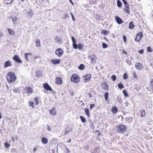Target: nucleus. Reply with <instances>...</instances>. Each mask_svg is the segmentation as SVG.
<instances>
[{
	"instance_id": "nucleus-1",
	"label": "nucleus",
	"mask_w": 153,
	"mask_h": 153,
	"mask_svg": "<svg viewBox=\"0 0 153 153\" xmlns=\"http://www.w3.org/2000/svg\"><path fill=\"white\" fill-rule=\"evenodd\" d=\"M6 78L9 83H13L16 80V76L14 72L9 71L7 73Z\"/></svg>"
},
{
	"instance_id": "nucleus-2",
	"label": "nucleus",
	"mask_w": 153,
	"mask_h": 153,
	"mask_svg": "<svg viewBox=\"0 0 153 153\" xmlns=\"http://www.w3.org/2000/svg\"><path fill=\"white\" fill-rule=\"evenodd\" d=\"M127 127L123 124H120L117 127V131L118 133H122L125 132L127 130Z\"/></svg>"
},
{
	"instance_id": "nucleus-3",
	"label": "nucleus",
	"mask_w": 153,
	"mask_h": 153,
	"mask_svg": "<svg viewBox=\"0 0 153 153\" xmlns=\"http://www.w3.org/2000/svg\"><path fill=\"white\" fill-rule=\"evenodd\" d=\"M71 81L75 83H78L79 80V76L76 74H73L71 78Z\"/></svg>"
},
{
	"instance_id": "nucleus-4",
	"label": "nucleus",
	"mask_w": 153,
	"mask_h": 153,
	"mask_svg": "<svg viewBox=\"0 0 153 153\" xmlns=\"http://www.w3.org/2000/svg\"><path fill=\"white\" fill-rule=\"evenodd\" d=\"M91 75L90 74H86L83 76V78L84 79V82H85L89 81L91 79Z\"/></svg>"
},
{
	"instance_id": "nucleus-5",
	"label": "nucleus",
	"mask_w": 153,
	"mask_h": 153,
	"mask_svg": "<svg viewBox=\"0 0 153 153\" xmlns=\"http://www.w3.org/2000/svg\"><path fill=\"white\" fill-rule=\"evenodd\" d=\"M143 35L142 32H140L138 33L137 34L135 41L136 42H139L141 38L143 37Z\"/></svg>"
},
{
	"instance_id": "nucleus-6",
	"label": "nucleus",
	"mask_w": 153,
	"mask_h": 153,
	"mask_svg": "<svg viewBox=\"0 0 153 153\" xmlns=\"http://www.w3.org/2000/svg\"><path fill=\"white\" fill-rule=\"evenodd\" d=\"M55 53L58 56L60 57L63 53V51L62 49L59 48L56 50Z\"/></svg>"
},
{
	"instance_id": "nucleus-7",
	"label": "nucleus",
	"mask_w": 153,
	"mask_h": 153,
	"mask_svg": "<svg viewBox=\"0 0 153 153\" xmlns=\"http://www.w3.org/2000/svg\"><path fill=\"white\" fill-rule=\"evenodd\" d=\"M71 40L73 42V47L75 49L78 48V45L76 44V41L74 36H72Z\"/></svg>"
},
{
	"instance_id": "nucleus-8",
	"label": "nucleus",
	"mask_w": 153,
	"mask_h": 153,
	"mask_svg": "<svg viewBox=\"0 0 153 153\" xmlns=\"http://www.w3.org/2000/svg\"><path fill=\"white\" fill-rule=\"evenodd\" d=\"M25 57L27 61H29L32 58V54L29 53H25Z\"/></svg>"
},
{
	"instance_id": "nucleus-9",
	"label": "nucleus",
	"mask_w": 153,
	"mask_h": 153,
	"mask_svg": "<svg viewBox=\"0 0 153 153\" xmlns=\"http://www.w3.org/2000/svg\"><path fill=\"white\" fill-rule=\"evenodd\" d=\"M43 86L45 90L51 91H52V89L51 88L50 86L48 83H44L43 84Z\"/></svg>"
},
{
	"instance_id": "nucleus-10",
	"label": "nucleus",
	"mask_w": 153,
	"mask_h": 153,
	"mask_svg": "<svg viewBox=\"0 0 153 153\" xmlns=\"http://www.w3.org/2000/svg\"><path fill=\"white\" fill-rule=\"evenodd\" d=\"M14 60L18 63H21L22 61L17 55H15L13 58Z\"/></svg>"
},
{
	"instance_id": "nucleus-11",
	"label": "nucleus",
	"mask_w": 153,
	"mask_h": 153,
	"mask_svg": "<svg viewBox=\"0 0 153 153\" xmlns=\"http://www.w3.org/2000/svg\"><path fill=\"white\" fill-rule=\"evenodd\" d=\"M25 10L27 12V15L30 17H32L33 16V13L32 10L31 9L27 10V9H25Z\"/></svg>"
},
{
	"instance_id": "nucleus-12",
	"label": "nucleus",
	"mask_w": 153,
	"mask_h": 153,
	"mask_svg": "<svg viewBox=\"0 0 153 153\" xmlns=\"http://www.w3.org/2000/svg\"><path fill=\"white\" fill-rule=\"evenodd\" d=\"M115 19L117 23L119 24H121L123 23L122 19L120 18L118 16H115Z\"/></svg>"
},
{
	"instance_id": "nucleus-13",
	"label": "nucleus",
	"mask_w": 153,
	"mask_h": 153,
	"mask_svg": "<svg viewBox=\"0 0 153 153\" xmlns=\"http://www.w3.org/2000/svg\"><path fill=\"white\" fill-rule=\"evenodd\" d=\"M51 61V63L54 64H59L60 62V59H52Z\"/></svg>"
},
{
	"instance_id": "nucleus-14",
	"label": "nucleus",
	"mask_w": 153,
	"mask_h": 153,
	"mask_svg": "<svg viewBox=\"0 0 153 153\" xmlns=\"http://www.w3.org/2000/svg\"><path fill=\"white\" fill-rule=\"evenodd\" d=\"M49 112L51 114L53 115H56V110L55 108L53 107L52 108L50 111Z\"/></svg>"
},
{
	"instance_id": "nucleus-15",
	"label": "nucleus",
	"mask_w": 153,
	"mask_h": 153,
	"mask_svg": "<svg viewBox=\"0 0 153 153\" xmlns=\"http://www.w3.org/2000/svg\"><path fill=\"white\" fill-rule=\"evenodd\" d=\"M56 83L57 84L61 85L62 84V78L59 77H57L56 79Z\"/></svg>"
},
{
	"instance_id": "nucleus-16",
	"label": "nucleus",
	"mask_w": 153,
	"mask_h": 153,
	"mask_svg": "<svg viewBox=\"0 0 153 153\" xmlns=\"http://www.w3.org/2000/svg\"><path fill=\"white\" fill-rule=\"evenodd\" d=\"M11 65L10 61V60H7L5 62L4 64V67L6 68L11 66Z\"/></svg>"
},
{
	"instance_id": "nucleus-17",
	"label": "nucleus",
	"mask_w": 153,
	"mask_h": 153,
	"mask_svg": "<svg viewBox=\"0 0 153 153\" xmlns=\"http://www.w3.org/2000/svg\"><path fill=\"white\" fill-rule=\"evenodd\" d=\"M90 57L91 58V62L92 64L95 63L96 59V56L93 55L92 56H90Z\"/></svg>"
},
{
	"instance_id": "nucleus-18",
	"label": "nucleus",
	"mask_w": 153,
	"mask_h": 153,
	"mask_svg": "<svg viewBox=\"0 0 153 153\" xmlns=\"http://www.w3.org/2000/svg\"><path fill=\"white\" fill-rule=\"evenodd\" d=\"M41 141L43 144H46L48 142V139L45 137H43L41 139Z\"/></svg>"
},
{
	"instance_id": "nucleus-19",
	"label": "nucleus",
	"mask_w": 153,
	"mask_h": 153,
	"mask_svg": "<svg viewBox=\"0 0 153 153\" xmlns=\"http://www.w3.org/2000/svg\"><path fill=\"white\" fill-rule=\"evenodd\" d=\"M135 67L137 69L140 70L142 68V66L141 63L139 62L136 63L135 64Z\"/></svg>"
},
{
	"instance_id": "nucleus-20",
	"label": "nucleus",
	"mask_w": 153,
	"mask_h": 153,
	"mask_svg": "<svg viewBox=\"0 0 153 153\" xmlns=\"http://www.w3.org/2000/svg\"><path fill=\"white\" fill-rule=\"evenodd\" d=\"M140 117H145L146 115V113L145 111L143 109H142L140 110Z\"/></svg>"
},
{
	"instance_id": "nucleus-21",
	"label": "nucleus",
	"mask_w": 153,
	"mask_h": 153,
	"mask_svg": "<svg viewBox=\"0 0 153 153\" xmlns=\"http://www.w3.org/2000/svg\"><path fill=\"white\" fill-rule=\"evenodd\" d=\"M36 76L38 78L41 77L42 75V71H36Z\"/></svg>"
},
{
	"instance_id": "nucleus-22",
	"label": "nucleus",
	"mask_w": 153,
	"mask_h": 153,
	"mask_svg": "<svg viewBox=\"0 0 153 153\" xmlns=\"http://www.w3.org/2000/svg\"><path fill=\"white\" fill-rule=\"evenodd\" d=\"M25 90L27 91V94L32 93L33 90L30 87H26L25 88Z\"/></svg>"
},
{
	"instance_id": "nucleus-23",
	"label": "nucleus",
	"mask_w": 153,
	"mask_h": 153,
	"mask_svg": "<svg viewBox=\"0 0 153 153\" xmlns=\"http://www.w3.org/2000/svg\"><path fill=\"white\" fill-rule=\"evenodd\" d=\"M111 111L113 114H115L118 111L117 108L116 106H113L112 108Z\"/></svg>"
},
{
	"instance_id": "nucleus-24",
	"label": "nucleus",
	"mask_w": 153,
	"mask_h": 153,
	"mask_svg": "<svg viewBox=\"0 0 153 153\" xmlns=\"http://www.w3.org/2000/svg\"><path fill=\"white\" fill-rule=\"evenodd\" d=\"M125 119L126 120L127 122V123H130L132 122L133 118L131 117H126Z\"/></svg>"
},
{
	"instance_id": "nucleus-25",
	"label": "nucleus",
	"mask_w": 153,
	"mask_h": 153,
	"mask_svg": "<svg viewBox=\"0 0 153 153\" xmlns=\"http://www.w3.org/2000/svg\"><path fill=\"white\" fill-rule=\"evenodd\" d=\"M134 27V25L133 24V22H131L129 23L128 28L130 29H133Z\"/></svg>"
},
{
	"instance_id": "nucleus-26",
	"label": "nucleus",
	"mask_w": 153,
	"mask_h": 153,
	"mask_svg": "<svg viewBox=\"0 0 153 153\" xmlns=\"http://www.w3.org/2000/svg\"><path fill=\"white\" fill-rule=\"evenodd\" d=\"M7 30L10 35H14L15 32L13 30L9 28H8L7 29Z\"/></svg>"
},
{
	"instance_id": "nucleus-27",
	"label": "nucleus",
	"mask_w": 153,
	"mask_h": 153,
	"mask_svg": "<svg viewBox=\"0 0 153 153\" xmlns=\"http://www.w3.org/2000/svg\"><path fill=\"white\" fill-rule=\"evenodd\" d=\"M85 111L86 114L88 117L90 116L89 110L88 108H86L85 109Z\"/></svg>"
},
{
	"instance_id": "nucleus-28",
	"label": "nucleus",
	"mask_w": 153,
	"mask_h": 153,
	"mask_svg": "<svg viewBox=\"0 0 153 153\" xmlns=\"http://www.w3.org/2000/svg\"><path fill=\"white\" fill-rule=\"evenodd\" d=\"M124 10L126 13L129 14L130 13V9L129 6L126 7V8L124 9Z\"/></svg>"
},
{
	"instance_id": "nucleus-29",
	"label": "nucleus",
	"mask_w": 153,
	"mask_h": 153,
	"mask_svg": "<svg viewBox=\"0 0 153 153\" xmlns=\"http://www.w3.org/2000/svg\"><path fill=\"white\" fill-rule=\"evenodd\" d=\"M35 42L37 47H39L40 46V42L39 39H37L35 41Z\"/></svg>"
},
{
	"instance_id": "nucleus-30",
	"label": "nucleus",
	"mask_w": 153,
	"mask_h": 153,
	"mask_svg": "<svg viewBox=\"0 0 153 153\" xmlns=\"http://www.w3.org/2000/svg\"><path fill=\"white\" fill-rule=\"evenodd\" d=\"M100 152L99 149L97 148H96L91 152L92 153H99Z\"/></svg>"
},
{
	"instance_id": "nucleus-31",
	"label": "nucleus",
	"mask_w": 153,
	"mask_h": 153,
	"mask_svg": "<svg viewBox=\"0 0 153 153\" xmlns=\"http://www.w3.org/2000/svg\"><path fill=\"white\" fill-rule=\"evenodd\" d=\"M85 66L83 64H81L78 67V69L81 70L84 69Z\"/></svg>"
},
{
	"instance_id": "nucleus-32",
	"label": "nucleus",
	"mask_w": 153,
	"mask_h": 153,
	"mask_svg": "<svg viewBox=\"0 0 153 153\" xmlns=\"http://www.w3.org/2000/svg\"><path fill=\"white\" fill-rule=\"evenodd\" d=\"M80 118L82 122L83 123H85V122L86 121V119L83 116H80Z\"/></svg>"
},
{
	"instance_id": "nucleus-33",
	"label": "nucleus",
	"mask_w": 153,
	"mask_h": 153,
	"mask_svg": "<svg viewBox=\"0 0 153 153\" xmlns=\"http://www.w3.org/2000/svg\"><path fill=\"white\" fill-rule=\"evenodd\" d=\"M108 31L107 30H102L101 33L102 34H103L105 36H106V35L108 34Z\"/></svg>"
},
{
	"instance_id": "nucleus-34",
	"label": "nucleus",
	"mask_w": 153,
	"mask_h": 153,
	"mask_svg": "<svg viewBox=\"0 0 153 153\" xmlns=\"http://www.w3.org/2000/svg\"><path fill=\"white\" fill-rule=\"evenodd\" d=\"M123 92L125 97H127L129 96L128 94L127 91L126 90H124L123 91Z\"/></svg>"
},
{
	"instance_id": "nucleus-35",
	"label": "nucleus",
	"mask_w": 153,
	"mask_h": 153,
	"mask_svg": "<svg viewBox=\"0 0 153 153\" xmlns=\"http://www.w3.org/2000/svg\"><path fill=\"white\" fill-rule=\"evenodd\" d=\"M55 39L56 41L57 42L59 43L61 42L62 41V39L60 38L59 37H56Z\"/></svg>"
},
{
	"instance_id": "nucleus-36",
	"label": "nucleus",
	"mask_w": 153,
	"mask_h": 153,
	"mask_svg": "<svg viewBox=\"0 0 153 153\" xmlns=\"http://www.w3.org/2000/svg\"><path fill=\"white\" fill-rule=\"evenodd\" d=\"M118 87L120 89H121L122 88H124V86L123 83H120L118 85Z\"/></svg>"
},
{
	"instance_id": "nucleus-37",
	"label": "nucleus",
	"mask_w": 153,
	"mask_h": 153,
	"mask_svg": "<svg viewBox=\"0 0 153 153\" xmlns=\"http://www.w3.org/2000/svg\"><path fill=\"white\" fill-rule=\"evenodd\" d=\"M108 93L106 92L104 94V97L105 100H107L108 99Z\"/></svg>"
},
{
	"instance_id": "nucleus-38",
	"label": "nucleus",
	"mask_w": 153,
	"mask_h": 153,
	"mask_svg": "<svg viewBox=\"0 0 153 153\" xmlns=\"http://www.w3.org/2000/svg\"><path fill=\"white\" fill-rule=\"evenodd\" d=\"M117 6L119 7H121L122 6V3L120 1H117Z\"/></svg>"
},
{
	"instance_id": "nucleus-39",
	"label": "nucleus",
	"mask_w": 153,
	"mask_h": 153,
	"mask_svg": "<svg viewBox=\"0 0 153 153\" xmlns=\"http://www.w3.org/2000/svg\"><path fill=\"white\" fill-rule=\"evenodd\" d=\"M147 50V51L149 52H151L153 51L152 49L150 46L148 47Z\"/></svg>"
},
{
	"instance_id": "nucleus-40",
	"label": "nucleus",
	"mask_w": 153,
	"mask_h": 153,
	"mask_svg": "<svg viewBox=\"0 0 153 153\" xmlns=\"http://www.w3.org/2000/svg\"><path fill=\"white\" fill-rule=\"evenodd\" d=\"M90 124L91 126V128L92 129H94L95 128V127L94 126V123L92 121H90Z\"/></svg>"
},
{
	"instance_id": "nucleus-41",
	"label": "nucleus",
	"mask_w": 153,
	"mask_h": 153,
	"mask_svg": "<svg viewBox=\"0 0 153 153\" xmlns=\"http://www.w3.org/2000/svg\"><path fill=\"white\" fill-rule=\"evenodd\" d=\"M30 105L31 106L32 108H34V102H33L31 101H29V102Z\"/></svg>"
},
{
	"instance_id": "nucleus-42",
	"label": "nucleus",
	"mask_w": 153,
	"mask_h": 153,
	"mask_svg": "<svg viewBox=\"0 0 153 153\" xmlns=\"http://www.w3.org/2000/svg\"><path fill=\"white\" fill-rule=\"evenodd\" d=\"M150 88L153 91V79L150 82Z\"/></svg>"
},
{
	"instance_id": "nucleus-43",
	"label": "nucleus",
	"mask_w": 153,
	"mask_h": 153,
	"mask_svg": "<svg viewBox=\"0 0 153 153\" xmlns=\"http://www.w3.org/2000/svg\"><path fill=\"white\" fill-rule=\"evenodd\" d=\"M83 45L81 43H79L78 44V48L79 50H82V49Z\"/></svg>"
},
{
	"instance_id": "nucleus-44",
	"label": "nucleus",
	"mask_w": 153,
	"mask_h": 153,
	"mask_svg": "<svg viewBox=\"0 0 153 153\" xmlns=\"http://www.w3.org/2000/svg\"><path fill=\"white\" fill-rule=\"evenodd\" d=\"M128 78V75L127 73H125L123 75V78L124 79H126Z\"/></svg>"
},
{
	"instance_id": "nucleus-45",
	"label": "nucleus",
	"mask_w": 153,
	"mask_h": 153,
	"mask_svg": "<svg viewBox=\"0 0 153 153\" xmlns=\"http://www.w3.org/2000/svg\"><path fill=\"white\" fill-rule=\"evenodd\" d=\"M111 78L113 81H114L116 79L117 77L115 75H113L111 76Z\"/></svg>"
},
{
	"instance_id": "nucleus-46",
	"label": "nucleus",
	"mask_w": 153,
	"mask_h": 153,
	"mask_svg": "<svg viewBox=\"0 0 153 153\" xmlns=\"http://www.w3.org/2000/svg\"><path fill=\"white\" fill-rule=\"evenodd\" d=\"M65 130H67L68 131H70L72 130V128H71V127L68 126H67V127L65 128Z\"/></svg>"
},
{
	"instance_id": "nucleus-47",
	"label": "nucleus",
	"mask_w": 153,
	"mask_h": 153,
	"mask_svg": "<svg viewBox=\"0 0 153 153\" xmlns=\"http://www.w3.org/2000/svg\"><path fill=\"white\" fill-rule=\"evenodd\" d=\"M11 18L12 20V21L13 22H16L17 21V18L16 17H11Z\"/></svg>"
},
{
	"instance_id": "nucleus-48",
	"label": "nucleus",
	"mask_w": 153,
	"mask_h": 153,
	"mask_svg": "<svg viewBox=\"0 0 153 153\" xmlns=\"http://www.w3.org/2000/svg\"><path fill=\"white\" fill-rule=\"evenodd\" d=\"M102 45L103 48H105L108 47V45L105 43H103L102 44Z\"/></svg>"
},
{
	"instance_id": "nucleus-49",
	"label": "nucleus",
	"mask_w": 153,
	"mask_h": 153,
	"mask_svg": "<svg viewBox=\"0 0 153 153\" xmlns=\"http://www.w3.org/2000/svg\"><path fill=\"white\" fill-rule=\"evenodd\" d=\"M4 146L6 148H8L9 147L10 145L8 143V142H6L4 143Z\"/></svg>"
},
{
	"instance_id": "nucleus-50",
	"label": "nucleus",
	"mask_w": 153,
	"mask_h": 153,
	"mask_svg": "<svg viewBox=\"0 0 153 153\" xmlns=\"http://www.w3.org/2000/svg\"><path fill=\"white\" fill-rule=\"evenodd\" d=\"M96 17L97 20H100L101 18L100 16L98 14L96 15Z\"/></svg>"
},
{
	"instance_id": "nucleus-51",
	"label": "nucleus",
	"mask_w": 153,
	"mask_h": 153,
	"mask_svg": "<svg viewBox=\"0 0 153 153\" xmlns=\"http://www.w3.org/2000/svg\"><path fill=\"white\" fill-rule=\"evenodd\" d=\"M123 39L124 42L125 43L126 42L127 37L125 35H123Z\"/></svg>"
},
{
	"instance_id": "nucleus-52",
	"label": "nucleus",
	"mask_w": 153,
	"mask_h": 153,
	"mask_svg": "<svg viewBox=\"0 0 153 153\" xmlns=\"http://www.w3.org/2000/svg\"><path fill=\"white\" fill-rule=\"evenodd\" d=\"M123 2L124 4L125 5L126 7L128 6V4L127 2L126 1H123Z\"/></svg>"
},
{
	"instance_id": "nucleus-53",
	"label": "nucleus",
	"mask_w": 153,
	"mask_h": 153,
	"mask_svg": "<svg viewBox=\"0 0 153 153\" xmlns=\"http://www.w3.org/2000/svg\"><path fill=\"white\" fill-rule=\"evenodd\" d=\"M36 101V104H38L39 102L38 98V97H36L34 99Z\"/></svg>"
},
{
	"instance_id": "nucleus-54",
	"label": "nucleus",
	"mask_w": 153,
	"mask_h": 153,
	"mask_svg": "<svg viewBox=\"0 0 153 153\" xmlns=\"http://www.w3.org/2000/svg\"><path fill=\"white\" fill-rule=\"evenodd\" d=\"M95 105L94 104H91L90 105V109L91 110L92 109L94 108L95 106Z\"/></svg>"
},
{
	"instance_id": "nucleus-55",
	"label": "nucleus",
	"mask_w": 153,
	"mask_h": 153,
	"mask_svg": "<svg viewBox=\"0 0 153 153\" xmlns=\"http://www.w3.org/2000/svg\"><path fill=\"white\" fill-rule=\"evenodd\" d=\"M117 100L119 102H121L122 101V99L119 96L117 97Z\"/></svg>"
},
{
	"instance_id": "nucleus-56",
	"label": "nucleus",
	"mask_w": 153,
	"mask_h": 153,
	"mask_svg": "<svg viewBox=\"0 0 153 153\" xmlns=\"http://www.w3.org/2000/svg\"><path fill=\"white\" fill-rule=\"evenodd\" d=\"M139 53L141 54H143L144 52V50L143 49H142L138 51Z\"/></svg>"
},
{
	"instance_id": "nucleus-57",
	"label": "nucleus",
	"mask_w": 153,
	"mask_h": 153,
	"mask_svg": "<svg viewBox=\"0 0 153 153\" xmlns=\"http://www.w3.org/2000/svg\"><path fill=\"white\" fill-rule=\"evenodd\" d=\"M47 129L49 131H50L51 130V128L50 126L48 125H47Z\"/></svg>"
},
{
	"instance_id": "nucleus-58",
	"label": "nucleus",
	"mask_w": 153,
	"mask_h": 153,
	"mask_svg": "<svg viewBox=\"0 0 153 153\" xmlns=\"http://www.w3.org/2000/svg\"><path fill=\"white\" fill-rule=\"evenodd\" d=\"M19 90V89L18 88L15 89H13V91L15 93H17L18 92Z\"/></svg>"
},
{
	"instance_id": "nucleus-59",
	"label": "nucleus",
	"mask_w": 153,
	"mask_h": 153,
	"mask_svg": "<svg viewBox=\"0 0 153 153\" xmlns=\"http://www.w3.org/2000/svg\"><path fill=\"white\" fill-rule=\"evenodd\" d=\"M108 85L106 84V85H105V86L104 88V89H105V90H108Z\"/></svg>"
},
{
	"instance_id": "nucleus-60",
	"label": "nucleus",
	"mask_w": 153,
	"mask_h": 153,
	"mask_svg": "<svg viewBox=\"0 0 153 153\" xmlns=\"http://www.w3.org/2000/svg\"><path fill=\"white\" fill-rule=\"evenodd\" d=\"M133 77L135 78H137V74L136 73H134L133 74Z\"/></svg>"
},
{
	"instance_id": "nucleus-61",
	"label": "nucleus",
	"mask_w": 153,
	"mask_h": 153,
	"mask_svg": "<svg viewBox=\"0 0 153 153\" xmlns=\"http://www.w3.org/2000/svg\"><path fill=\"white\" fill-rule=\"evenodd\" d=\"M126 106H127L128 105V102L126 101L125 103Z\"/></svg>"
},
{
	"instance_id": "nucleus-62",
	"label": "nucleus",
	"mask_w": 153,
	"mask_h": 153,
	"mask_svg": "<svg viewBox=\"0 0 153 153\" xmlns=\"http://www.w3.org/2000/svg\"><path fill=\"white\" fill-rule=\"evenodd\" d=\"M72 19L74 21L75 20V19L74 18V16L73 15H72Z\"/></svg>"
},
{
	"instance_id": "nucleus-63",
	"label": "nucleus",
	"mask_w": 153,
	"mask_h": 153,
	"mask_svg": "<svg viewBox=\"0 0 153 153\" xmlns=\"http://www.w3.org/2000/svg\"><path fill=\"white\" fill-rule=\"evenodd\" d=\"M122 53H125V54H126V55L127 54V53H126V52L124 50H123L122 51Z\"/></svg>"
},
{
	"instance_id": "nucleus-64",
	"label": "nucleus",
	"mask_w": 153,
	"mask_h": 153,
	"mask_svg": "<svg viewBox=\"0 0 153 153\" xmlns=\"http://www.w3.org/2000/svg\"><path fill=\"white\" fill-rule=\"evenodd\" d=\"M37 148H34L33 149V152H35L37 150Z\"/></svg>"
}]
</instances>
